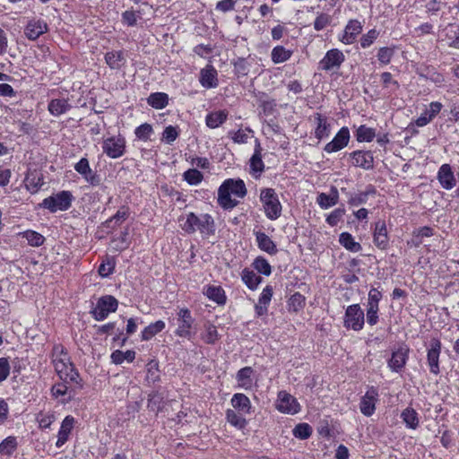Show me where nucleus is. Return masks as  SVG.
<instances>
[{
    "mask_svg": "<svg viewBox=\"0 0 459 459\" xmlns=\"http://www.w3.org/2000/svg\"><path fill=\"white\" fill-rule=\"evenodd\" d=\"M345 56L343 53L337 49L333 48L326 52L323 59L319 62V69L324 71H336L344 62Z\"/></svg>",
    "mask_w": 459,
    "mask_h": 459,
    "instance_id": "nucleus-8",
    "label": "nucleus"
},
{
    "mask_svg": "<svg viewBox=\"0 0 459 459\" xmlns=\"http://www.w3.org/2000/svg\"><path fill=\"white\" fill-rule=\"evenodd\" d=\"M332 17L326 13H321L314 22V29L317 31L324 30L331 23Z\"/></svg>",
    "mask_w": 459,
    "mask_h": 459,
    "instance_id": "nucleus-61",
    "label": "nucleus"
},
{
    "mask_svg": "<svg viewBox=\"0 0 459 459\" xmlns=\"http://www.w3.org/2000/svg\"><path fill=\"white\" fill-rule=\"evenodd\" d=\"M183 178L189 185L196 186L202 182L204 176L196 169H189L184 172Z\"/></svg>",
    "mask_w": 459,
    "mask_h": 459,
    "instance_id": "nucleus-48",
    "label": "nucleus"
},
{
    "mask_svg": "<svg viewBox=\"0 0 459 459\" xmlns=\"http://www.w3.org/2000/svg\"><path fill=\"white\" fill-rule=\"evenodd\" d=\"M74 199V195L70 191L63 190L45 198L39 206L48 209L52 213L57 211L64 212L72 206Z\"/></svg>",
    "mask_w": 459,
    "mask_h": 459,
    "instance_id": "nucleus-3",
    "label": "nucleus"
},
{
    "mask_svg": "<svg viewBox=\"0 0 459 459\" xmlns=\"http://www.w3.org/2000/svg\"><path fill=\"white\" fill-rule=\"evenodd\" d=\"M351 134L348 127H342L333 139L325 144L324 151L327 153L336 152L346 147L350 142Z\"/></svg>",
    "mask_w": 459,
    "mask_h": 459,
    "instance_id": "nucleus-11",
    "label": "nucleus"
},
{
    "mask_svg": "<svg viewBox=\"0 0 459 459\" xmlns=\"http://www.w3.org/2000/svg\"><path fill=\"white\" fill-rule=\"evenodd\" d=\"M233 408L240 413L249 414L252 404L250 399L244 394L238 393L233 394L230 400Z\"/></svg>",
    "mask_w": 459,
    "mask_h": 459,
    "instance_id": "nucleus-24",
    "label": "nucleus"
},
{
    "mask_svg": "<svg viewBox=\"0 0 459 459\" xmlns=\"http://www.w3.org/2000/svg\"><path fill=\"white\" fill-rule=\"evenodd\" d=\"M382 299V293L376 288H371L368 292V299L367 307H377L380 299Z\"/></svg>",
    "mask_w": 459,
    "mask_h": 459,
    "instance_id": "nucleus-64",
    "label": "nucleus"
},
{
    "mask_svg": "<svg viewBox=\"0 0 459 459\" xmlns=\"http://www.w3.org/2000/svg\"><path fill=\"white\" fill-rule=\"evenodd\" d=\"M147 102L150 106L156 109H162L169 103V96L164 92L151 93L147 99Z\"/></svg>",
    "mask_w": 459,
    "mask_h": 459,
    "instance_id": "nucleus-35",
    "label": "nucleus"
},
{
    "mask_svg": "<svg viewBox=\"0 0 459 459\" xmlns=\"http://www.w3.org/2000/svg\"><path fill=\"white\" fill-rule=\"evenodd\" d=\"M217 75L216 69L212 65H208L200 72V83L206 89L215 88L218 85Z\"/></svg>",
    "mask_w": 459,
    "mask_h": 459,
    "instance_id": "nucleus-19",
    "label": "nucleus"
},
{
    "mask_svg": "<svg viewBox=\"0 0 459 459\" xmlns=\"http://www.w3.org/2000/svg\"><path fill=\"white\" fill-rule=\"evenodd\" d=\"M74 169L82 177H86L87 174H91V169L90 167L89 160L86 158H82L74 165Z\"/></svg>",
    "mask_w": 459,
    "mask_h": 459,
    "instance_id": "nucleus-62",
    "label": "nucleus"
},
{
    "mask_svg": "<svg viewBox=\"0 0 459 459\" xmlns=\"http://www.w3.org/2000/svg\"><path fill=\"white\" fill-rule=\"evenodd\" d=\"M344 214H345L344 208H336L327 216L326 222L330 226L334 227L342 220V218Z\"/></svg>",
    "mask_w": 459,
    "mask_h": 459,
    "instance_id": "nucleus-57",
    "label": "nucleus"
},
{
    "mask_svg": "<svg viewBox=\"0 0 459 459\" xmlns=\"http://www.w3.org/2000/svg\"><path fill=\"white\" fill-rule=\"evenodd\" d=\"M352 160V165L362 168L366 170L372 169L374 167V157L370 151H355L350 154Z\"/></svg>",
    "mask_w": 459,
    "mask_h": 459,
    "instance_id": "nucleus-16",
    "label": "nucleus"
},
{
    "mask_svg": "<svg viewBox=\"0 0 459 459\" xmlns=\"http://www.w3.org/2000/svg\"><path fill=\"white\" fill-rule=\"evenodd\" d=\"M53 364L55 370L57 373L61 380L67 382V373L69 368L74 366L70 357H60L59 359H53Z\"/></svg>",
    "mask_w": 459,
    "mask_h": 459,
    "instance_id": "nucleus-27",
    "label": "nucleus"
},
{
    "mask_svg": "<svg viewBox=\"0 0 459 459\" xmlns=\"http://www.w3.org/2000/svg\"><path fill=\"white\" fill-rule=\"evenodd\" d=\"M105 63L112 70L121 69L126 63L124 51L122 50H112L105 54Z\"/></svg>",
    "mask_w": 459,
    "mask_h": 459,
    "instance_id": "nucleus-21",
    "label": "nucleus"
},
{
    "mask_svg": "<svg viewBox=\"0 0 459 459\" xmlns=\"http://www.w3.org/2000/svg\"><path fill=\"white\" fill-rule=\"evenodd\" d=\"M178 137V132L176 127L169 126L165 127L162 133L161 140L168 144H171Z\"/></svg>",
    "mask_w": 459,
    "mask_h": 459,
    "instance_id": "nucleus-58",
    "label": "nucleus"
},
{
    "mask_svg": "<svg viewBox=\"0 0 459 459\" xmlns=\"http://www.w3.org/2000/svg\"><path fill=\"white\" fill-rule=\"evenodd\" d=\"M356 139L358 142H371L375 136V129L366 126L365 125L360 126L356 131Z\"/></svg>",
    "mask_w": 459,
    "mask_h": 459,
    "instance_id": "nucleus-42",
    "label": "nucleus"
},
{
    "mask_svg": "<svg viewBox=\"0 0 459 459\" xmlns=\"http://www.w3.org/2000/svg\"><path fill=\"white\" fill-rule=\"evenodd\" d=\"M260 200L263 203L264 213L269 220L275 221L281 215L282 207L274 189H263L260 194Z\"/></svg>",
    "mask_w": 459,
    "mask_h": 459,
    "instance_id": "nucleus-4",
    "label": "nucleus"
},
{
    "mask_svg": "<svg viewBox=\"0 0 459 459\" xmlns=\"http://www.w3.org/2000/svg\"><path fill=\"white\" fill-rule=\"evenodd\" d=\"M128 215H129L128 208L122 207L112 217L108 219L103 223V225L106 228L114 230L117 226H119L120 224H122V222L127 219Z\"/></svg>",
    "mask_w": 459,
    "mask_h": 459,
    "instance_id": "nucleus-33",
    "label": "nucleus"
},
{
    "mask_svg": "<svg viewBox=\"0 0 459 459\" xmlns=\"http://www.w3.org/2000/svg\"><path fill=\"white\" fill-rule=\"evenodd\" d=\"M362 25L358 20H351L346 25L343 35L342 36V42L344 44H351L354 42L356 37L360 34Z\"/></svg>",
    "mask_w": 459,
    "mask_h": 459,
    "instance_id": "nucleus-22",
    "label": "nucleus"
},
{
    "mask_svg": "<svg viewBox=\"0 0 459 459\" xmlns=\"http://www.w3.org/2000/svg\"><path fill=\"white\" fill-rule=\"evenodd\" d=\"M165 328V323L162 320H158L155 323L150 324L142 332V340L149 341L157 333H160Z\"/></svg>",
    "mask_w": 459,
    "mask_h": 459,
    "instance_id": "nucleus-37",
    "label": "nucleus"
},
{
    "mask_svg": "<svg viewBox=\"0 0 459 459\" xmlns=\"http://www.w3.org/2000/svg\"><path fill=\"white\" fill-rule=\"evenodd\" d=\"M248 133H252V130L249 127H247L245 130L239 129L236 132L230 131L229 134L234 143H246L249 138Z\"/></svg>",
    "mask_w": 459,
    "mask_h": 459,
    "instance_id": "nucleus-53",
    "label": "nucleus"
},
{
    "mask_svg": "<svg viewBox=\"0 0 459 459\" xmlns=\"http://www.w3.org/2000/svg\"><path fill=\"white\" fill-rule=\"evenodd\" d=\"M228 117L226 110L213 111L207 114L205 124L211 129H215L225 123Z\"/></svg>",
    "mask_w": 459,
    "mask_h": 459,
    "instance_id": "nucleus-29",
    "label": "nucleus"
},
{
    "mask_svg": "<svg viewBox=\"0 0 459 459\" xmlns=\"http://www.w3.org/2000/svg\"><path fill=\"white\" fill-rule=\"evenodd\" d=\"M207 298L218 305H224L226 303L225 291L221 286H209L204 292Z\"/></svg>",
    "mask_w": 459,
    "mask_h": 459,
    "instance_id": "nucleus-34",
    "label": "nucleus"
},
{
    "mask_svg": "<svg viewBox=\"0 0 459 459\" xmlns=\"http://www.w3.org/2000/svg\"><path fill=\"white\" fill-rule=\"evenodd\" d=\"M48 30V25L45 22L38 20H31L28 22L24 29L25 36L30 39L35 40L39 36L44 34Z\"/></svg>",
    "mask_w": 459,
    "mask_h": 459,
    "instance_id": "nucleus-20",
    "label": "nucleus"
},
{
    "mask_svg": "<svg viewBox=\"0 0 459 459\" xmlns=\"http://www.w3.org/2000/svg\"><path fill=\"white\" fill-rule=\"evenodd\" d=\"M340 244L351 252H359L362 249L361 245L354 240L352 235L349 232H342L339 237Z\"/></svg>",
    "mask_w": 459,
    "mask_h": 459,
    "instance_id": "nucleus-36",
    "label": "nucleus"
},
{
    "mask_svg": "<svg viewBox=\"0 0 459 459\" xmlns=\"http://www.w3.org/2000/svg\"><path fill=\"white\" fill-rule=\"evenodd\" d=\"M312 432V427L307 423H299L292 430L293 436L301 440L307 439Z\"/></svg>",
    "mask_w": 459,
    "mask_h": 459,
    "instance_id": "nucleus-45",
    "label": "nucleus"
},
{
    "mask_svg": "<svg viewBox=\"0 0 459 459\" xmlns=\"http://www.w3.org/2000/svg\"><path fill=\"white\" fill-rule=\"evenodd\" d=\"M305 305V297L299 292H296L290 298L289 307L290 309L297 312L300 310Z\"/></svg>",
    "mask_w": 459,
    "mask_h": 459,
    "instance_id": "nucleus-54",
    "label": "nucleus"
},
{
    "mask_svg": "<svg viewBox=\"0 0 459 459\" xmlns=\"http://www.w3.org/2000/svg\"><path fill=\"white\" fill-rule=\"evenodd\" d=\"M218 331L214 325H210L206 328L205 334L204 335V341L206 343L213 344L218 340Z\"/></svg>",
    "mask_w": 459,
    "mask_h": 459,
    "instance_id": "nucleus-63",
    "label": "nucleus"
},
{
    "mask_svg": "<svg viewBox=\"0 0 459 459\" xmlns=\"http://www.w3.org/2000/svg\"><path fill=\"white\" fill-rule=\"evenodd\" d=\"M163 397L157 392L149 394L148 408L152 411H159Z\"/></svg>",
    "mask_w": 459,
    "mask_h": 459,
    "instance_id": "nucleus-56",
    "label": "nucleus"
},
{
    "mask_svg": "<svg viewBox=\"0 0 459 459\" xmlns=\"http://www.w3.org/2000/svg\"><path fill=\"white\" fill-rule=\"evenodd\" d=\"M239 413L240 412L229 409L226 411V420L230 425L238 429H243L247 426V420Z\"/></svg>",
    "mask_w": 459,
    "mask_h": 459,
    "instance_id": "nucleus-39",
    "label": "nucleus"
},
{
    "mask_svg": "<svg viewBox=\"0 0 459 459\" xmlns=\"http://www.w3.org/2000/svg\"><path fill=\"white\" fill-rule=\"evenodd\" d=\"M394 54L393 48L384 47L380 48L377 53V59L383 65H388Z\"/></svg>",
    "mask_w": 459,
    "mask_h": 459,
    "instance_id": "nucleus-55",
    "label": "nucleus"
},
{
    "mask_svg": "<svg viewBox=\"0 0 459 459\" xmlns=\"http://www.w3.org/2000/svg\"><path fill=\"white\" fill-rule=\"evenodd\" d=\"M381 81L383 87L389 89L390 91H395L400 87L399 82L393 79V75L389 72H384L381 74Z\"/></svg>",
    "mask_w": 459,
    "mask_h": 459,
    "instance_id": "nucleus-52",
    "label": "nucleus"
},
{
    "mask_svg": "<svg viewBox=\"0 0 459 459\" xmlns=\"http://www.w3.org/2000/svg\"><path fill=\"white\" fill-rule=\"evenodd\" d=\"M377 399L378 391L376 387L371 386L360 400L359 409L361 413L367 417L373 415L376 410V403Z\"/></svg>",
    "mask_w": 459,
    "mask_h": 459,
    "instance_id": "nucleus-12",
    "label": "nucleus"
},
{
    "mask_svg": "<svg viewBox=\"0 0 459 459\" xmlns=\"http://www.w3.org/2000/svg\"><path fill=\"white\" fill-rule=\"evenodd\" d=\"M177 316L178 326L175 331V334L177 336L190 340L192 336L195 334L192 332L195 319L193 318L190 310L186 307L180 308Z\"/></svg>",
    "mask_w": 459,
    "mask_h": 459,
    "instance_id": "nucleus-6",
    "label": "nucleus"
},
{
    "mask_svg": "<svg viewBox=\"0 0 459 459\" xmlns=\"http://www.w3.org/2000/svg\"><path fill=\"white\" fill-rule=\"evenodd\" d=\"M376 190L374 186H369L366 191L351 194L348 204L351 206H359L360 204H364L368 201V197L369 195H375Z\"/></svg>",
    "mask_w": 459,
    "mask_h": 459,
    "instance_id": "nucleus-32",
    "label": "nucleus"
},
{
    "mask_svg": "<svg viewBox=\"0 0 459 459\" xmlns=\"http://www.w3.org/2000/svg\"><path fill=\"white\" fill-rule=\"evenodd\" d=\"M234 73L238 77L246 76L249 73V64L246 58L238 57L233 61Z\"/></svg>",
    "mask_w": 459,
    "mask_h": 459,
    "instance_id": "nucleus-49",
    "label": "nucleus"
},
{
    "mask_svg": "<svg viewBox=\"0 0 459 459\" xmlns=\"http://www.w3.org/2000/svg\"><path fill=\"white\" fill-rule=\"evenodd\" d=\"M253 374L254 369L251 367H244L240 368L236 375L238 385L245 390L251 389L253 385Z\"/></svg>",
    "mask_w": 459,
    "mask_h": 459,
    "instance_id": "nucleus-28",
    "label": "nucleus"
},
{
    "mask_svg": "<svg viewBox=\"0 0 459 459\" xmlns=\"http://www.w3.org/2000/svg\"><path fill=\"white\" fill-rule=\"evenodd\" d=\"M115 267V259L110 256H106L102 263L100 264L98 273L102 278H107L114 273Z\"/></svg>",
    "mask_w": 459,
    "mask_h": 459,
    "instance_id": "nucleus-41",
    "label": "nucleus"
},
{
    "mask_svg": "<svg viewBox=\"0 0 459 459\" xmlns=\"http://www.w3.org/2000/svg\"><path fill=\"white\" fill-rule=\"evenodd\" d=\"M365 322L364 311L359 304L349 306L345 310L344 326L354 331H359L363 328Z\"/></svg>",
    "mask_w": 459,
    "mask_h": 459,
    "instance_id": "nucleus-7",
    "label": "nucleus"
},
{
    "mask_svg": "<svg viewBox=\"0 0 459 459\" xmlns=\"http://www.w3.org/2000/svg\"><path fill=\"white\" fill-rule=\"evenodd\" d=\"M23 237L31 247H40L45 241V238L40 233L34 230L24 231Z\"/></svg>",
    "mask_w": 459,
    "mask_h": 459,
    "instance_id": "nucleus-50",
    "label": "nucleus"
},
{
    "mask_svg": "<svg viewBox=\"0 0 459 459\" xmlns=\"http://www.w3.org/2000/svg\"><path fill=\"white\" fill-rule=\"evenodd\" d=\"M315 121L316 124L315 129V136L318 140L326 138L331 134V125L328 123L327 118L320 113L315 114Z\"/></svg>",
    "mask_w": 459,
    "mask_h": 459,
    "instance_id": "nucleus-26",
    "label": "nucleus"
},
{
    "mask_svg": "<svg viewBox=\"0 0 459 459\" xmlns=\"http://www.w3.org/2000/svg\"><path fill=\"white\" fill-rule=\"evenodd\" d=\"M153 133L152 125L148 123L142 124L134 130L135 136L142 141H148Z\"/></svg>",
    "mask_w": 459,
    "mask_h": 459,
    "instance_id": "nucleus-51",
    "label": "nucleus"
},
{
    "mask_svg": "<svg viewBox=\"0 0 459 459\" xmlns=\"http://www.w3.org/2000/svg\"><path fill=\"white\" fill-rule=\"evenodd\" d=\"M379 32L372 29L368 31L367 34H364L360 39V45L363 48H368L373 44V42L377 39Z\"/></svg>",
    "mask_w": 459,
    "mask_h": 459,
    "instance_id": "nucleus-60",
    "label": "nucleus"
},
{
    "mask_svg": "<svg viewBox=\"0 0 459 459\" xmlns=\"http://www.w3.org/2000/svg\"><path fill=\"white\" fill-rule=\"evenodd\" d=\"M135 358V351H122L119 350H117L112 352L111 354V360L115 364H121L125 360H127L128 362H132Z\"/></svg>",
    "mask_w": 459,
    "mask_h": 459,
    "instance_id": "nucleus-43",
    "label": "nucleus"
},
{
    "mask_svg": "<svg viewBox=\"0 0 459 459\" xmlns=\"http://www.w3.org/2000/svg\"><path fill=\"white\" fill-rule=\"evenodd\" d=\"M373 241L379 249L385 250L388 247L389 238L385 221H378L376 222L373 233Z\"/></svg>",
    "mask_w": 459,
    "mask_h": 459,
    "instance_id": "nucleus-17",
    "label": "nucleus"
},
{
    "mask_svg": "<svg viewBox=\"0 0 459 459\" xmlns=\"http://www.w3.org/2000/svg\"><path fill=\"white\" fill-rule=\"evenodd\" d=\"M401 417L406 426L410 429H415L419 425L418 413L412 408H406L401 414Z\"/></svg>",
    "mask_w": 459,
    "mask_h": 459,
    "instance_id": "nucleus-40",
    "label": "nucleus"
},
{
    "mask_svg": "<svg viewBox=\"0 0 459 459\" xmlns=\"http://www.w3.org/2000/svg\"><path fill=\"white\" fill-rule=\"evenodd\" d=\"M277 409L284 413L295 414L299 411V404L297 400L286 392L278 394Z\"/></svg>",
    "mask_w": 459,
    "mask_h": 459,
    "instance_id": "nucleus-14",
    "label": "nucleus"
},
{
    "mask_svg": "<svg viewBox=\"0 0 459 459\" xmlns=\"http://www.w3.org/2000/svg\"><path fill=\"white\" fill-rule=\"evenodd\" d=\"M437 178L446 190H450L456 186V179L450 164L446 163L440 166Z\"/></svg>",
    "mask_w": 459,
    "mask_h": 459,
    "instance_id": "nucleus-15",
    "label": "nucleus"
},
{
    "mask_svg": "<svg viewBox=\"0 0 459 459\" xmlns=\"http://www.w3.org/2000/svg\"><path fill=\"white\" fill-rule=\"evenodd\" d=\"M247 195V188L242 179H226L218 189V204L224 210H230L238 204V201L232 199L231 195L238 198H244Z\"/></svg>",
    "mask_w": 459,
    "mask_h": 459,
    "instance_id": "nucleus-1",
    "label": "nucleus"
},
{
    "mask_svg": "<svg viewBox=\"0 0 459 459\" xmlns=\"http://www.w3.org/2000/svg\"><path fill=\"white\" fill-rule=\"evenodd\" d=\"M74 418L73 416L68 415L63 420L57 434V440L56 442V446L57 448L62 447L67 442L74 429Z\"/></svg>",
    "mask_w": 459,
    "mask_h": 459,
    "instance_id": "nucleus-18",
    "label": "nucleus"
},
{
    "mask_svg": "<svg viewBox=\"0 0 459 459\" xmlns=\"http://www.w3.org/2000/svg\"><path fill=\"white\" fill-rule=\"evenodd\" d=\"M252 265L255 268V270H256L261 274L269 276L272 273V267H271L270 264L263 256H257L254 260Z\"/></svg>",
    "mask_w": 459,
    "mask_h": 459,
    "instance_id": "nucleus-47",
    "label": "nucleus"
},
{
    "mask_svg": "<svg viewBox=\"0 0 459 459\" xmlns=\"http://www.w3.org/2000/svg\"><path fill=\"white\" fill-rule=\"evenodd\" d=\"M338 201L339 192L335 186L331 187L329 195L325 193H320L316 197V203L322 209H328L338 204Z\"/></svg>",
    "mask_w": 459,
    "mask_h": 459,
    "instance_id": "nucleus-25",
    "label": "nucleus"
},
{
    "mask_svg": "<svg viewBox=\"0 0 459 459\" xmlns=\"http://www.w3.org/2000/svg\"><path fill=\"white\" fill-rule=\"evenodd\" d=\"M182 229L188 234H192L196 230L205 236H212L215 233V222L213 218L208 213H202L196 215L194 212H189L186 215V221L182 225Z\"/></svg>",
    "mask_w": 459,
    "mask_h": 459,
    "instance_id": "nucleus-2",
    "label": "nucleus"
},
{
    "mask_svg": "<svg viewBox=\"0 0 459 459\" xmlns=\"http://www.w3.org/2000/svg\"><path fill=\"white\" fill-rule=\"evenodd\" d=\"M410 349L405 343L399 345L397 349L393 351L392 357L388 360V367L392 371L400 372L409 359Z\"/></svg>",
    "mask_w": 459,
    "mask_h": 459,
    "instance_id": "nucleus-10",
    "label": "nucleus"
},
{
    "mask_svg": "<svg viewBox=\"0 0 459 459\" xmlns=\"http://www.w3.org/2000/svg\"><path fill=\"white\" fill-rule=\"evenodd\" d=\"M17 440L15 437L10 436L0 443V454L12 455L17 448Z\"/></svg>",
    "mask_w": 459,
    "mask_h": 459,
    "instance_id": "nucleus-44",
    "label": "nucleus"
},
{
    "mask_svg": "<svg viewBox=\"0 0 459 459\" xmlns=\"http://www.w3.org/2000/svg\"><path fill=\"white\" fill-rule=\"evenodd\" d=\"M292 51L286 49L282 46H276L271 53L272 61L274 64L283 63L290 58Z\"/></svg>",
    "mask_w": 459,
    "mask_h": 459,
    "instance_id": "nucleus-38",
    "label": "nucleus"
},
{
    "mask_svg": "<svg viewBox=\"0 0 459 459\" xmlns=\"http://www.w3.org/2000/svg\"><path fill=\"white\" fill-rule=\"evenodd\" d=\"M103 152L111 159H117L126 152V140L121 136H112L104 140Z\"/></svg>",
    "mask_w": 459,
    "mask_h": 459,
    "instance_id": "nucleus-9",
    "label": "nucleus"
},
{
    "mask_svg": "<svg viewBox=\"0 0 459 459\" xmlns=\"http://www.w3.org/2000/svg\"><path fill=\"white\" fill-rule=\"evenodd\" d=\"M118 300L112 295H104L98 299L96 305L90 311L97 321H103L110 313L117 311Z\"/></svg>",
    "mask_w": 459,
    "mask_h": 459,
    "instance_id": "nucleus-5",
    "label": "nucleus"
},
{
    "mask_svg": "<svg viewBox=\"0 0 459 459\" xmlns=\"http://www.w3.org/2000/svg\"><path fill=\"white\" fill-rule=\"evenodd\" d=\"M255 236L257 242V246L262 251L266 252L271 255H276L278 253L276 244L264 232L256 231L255 232Z\"/></svg>",
    "mask_w": 459,
    "mask_h": 459,
    "instance_id": "nucleus-23",
    "label": "nucleus"
},
{
    "mask_svg": "<svg viewBox=\"0 0 459 459\" xmlns=\"http://www.w3.org/2000/svg\"><path fill=\"white\" fill-rule=\"evenodd\" d=\"M441 352V342L437 339H432L428 350L427 360L429 370L432 374L438 375L439 369V355Z\"/></svg>",
    "mask_w": 459,
    "mask_h": 459,
    "instance_id": "nucleus-13",
    "label": "nucleus"
},
{
    "mask_svg": "<svg viewBox=\"0 0 459 459\" xmlns=\"http://www.w3.org/2000/svg\"><path fill=\"white\" fill-rule=\"evenodd\" d=\"M147 376L146 379L148 382L155 383L160 380V369L159 362L156 359H151L147 365Z\"/></svg>",
    "mask_w": 459,
    "mask_h": 459,
    "instance_id": "nucleus-46",
    "label": "nucleus"
},
{
    "mask_svg": "<svg viewBox=\"0 0 459 459\" xmlns=\"http://www.w3.org/2000/svg\"><path fill=\"white\" fill-rule=\"evenodd\" d=\"M250 169L254 173H262L264 169V164L262 160V154H253L250 159Z\"/></svg>",
    "mask_w": 459,
    "mask_h": 459,
    "instance_id": "nucleus-59",
    "label": "nucleus"
},
{
    "mask_svg": "<svg viewBox=\"0 0 459 459\" xmlns=\"http://www.w3.org/2000/svg\"><path fill=\"white\" fill-rule=\"evenodd\" d=\"M241 279L251 290H255L262 281V277L248 268L242 271Z\"/></svg>",
    "mask_w": 459,
    "mask_h": 459,
    "instance_id": "nucleus-31",
    "label": "nucleus"
},
{
    "mask_svg": "<svg viewBox=\"0 0 459 459\" xmlns=\"http://www.w3.org/2000/svg\"><path fill=\"white\" fill-rule=\"evenodd\" d=\"M72 106L65 99H54L48 104V111L51 115L58 117L68 111Z\"/></svg>",
    "mask_w": 459,
    "mask_h": 459,
    "instance_id": "nucleus-30",
    "label": "nucleus"
}]
</instances>
